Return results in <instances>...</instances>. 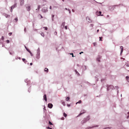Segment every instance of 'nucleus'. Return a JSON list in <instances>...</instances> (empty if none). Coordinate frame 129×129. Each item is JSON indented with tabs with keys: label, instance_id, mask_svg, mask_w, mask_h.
<instances>
[{
	"label": "nucleus",
	"instance_id": "57",
	"mask_svg": "<svg viewBox=\"0 0 129 129\" xmlns=\"http://www.w3.org/2000/svg\"><path fill=\"white\" fill-rule=\"evenodd\" d=\"M55 33L57 34V33L56 32H55Z\"/></svg>",
	"mask_w": 129,
	"mask_h": 129
},
{
	"label": "nucleus",
	"instance_id": "12",
	"mask_svg": "<svg viewBox=\"0 0 129 129\" xmlns=\"http://www.w3.org/2000/svg\"><path fill=\"white\" fill-rule=\"evenodd\" d=\"M70 98L69 97L67 98L66 99V100L67 101H70Z\"/></svg>",
	"mask_w": 129,
	"mask_h": 129
},
{
	"label": "nucleus",
	"instance_id": "38",
	"mask_svg": "<svg viewBox=\"0 0 129 129\" xmlns=\"http://www.w3.org/2000/svg\"><path fill=\"white\" fill-rule=\"evenodd\" d=\"M128 114H129V115L127 116V118H128L129 117V112H128Z\"/></svg>",
	"mask_w": 129,
	"mask_h": 129
},
{
	"label": "nucleus",
	"instance_id": "54",
	"mask_svg": "<svg viewBox=\"0 0 129 129\" xmlns=\"http://www.w3.org/2000/svg\"><path fill=\"white\" fill-rule=\"evenodd\" d=\"M25 48H26H26H27L26 46H25Z\"/></svg>",
	"mask_w": 129,
	"mask_h": 129
},
{
	"label": "nucleus",
	"instance_id": "2",
	"mask_svg": "<svg viewBox=\"0 0 129 129\" xmlns=\"http://www.w3.org/2000/svg\"><path fill=\"white\" fill-rule=\"evenodd\" d=\"M53 106V105L49 103L48 104V107L50 108H52Z\"/></svg>",
	"mask_w": 129,
	"mask_h": 129
},
{
	"label": "nucleus",
	"instance_id": "40",
	"mask_svg": "<svg viewBox=\"0 0 129 129\" xmlns=\"http://www.w3.org/2000/svg\"><path fill=\"white\" fill-rule=\"evenodd\" d=\"M12 9H12V7H11V12H12Z\"/></svg>",
	"mask_w": 129,
	"mask_h": 129
},
{
	"label": "nucleus",
	"instance_id": "31",
	"mask_svg": "<svg viewBox=\"0 0 129 129\" xmlns=\"http://www.w3.org/2000/svg\"><path fill=\"white\" fill-rule=\"evenodd\" d=\"M16 59H21V58L20 57H17V58H16Z\"/></svg>",
	"mask_w": 129,
	"mask_h": 129
},
{
	"label": "nucleus",
	"instance_id": "51",
	"mask_svg": "<svg viewBox=\"0 0 129 129\" xmlns=\"http://www.w3.org/2000/svg\"><path fill=\"white\" fill-rule=\"evenodd\" d=\"M67 105L69 107L70 106V105H68V104Z\"/></svg>",
	"mask_w": 129,
	"mask_h": 129
},
{
	"label": "nucleus",
	"instance_id": "21",
	"mask_svg": "<svg viewBox=\"0 0 129 129\" xmlns=\"http://www.w3.org/2000/svg\"><path fill=\"white\" fill-rule=\"evenodd\" d=\"M63 116H64L65 117H66L67 116V115L65 113H63Z\"/></svg>",
	"mask_w": 129,
	"mask_h": 129
},
{
	"label": "nucleus",
	"instance_id": "24",
	"mask_svg": "<svg viewBox=\"0 0 129 129\" xmlns=\"http://www.w3.org/2000/svg\"><path fill=\"white\" fill-rule=\"evenodd\" d=\"M102 37H99V38H100V41H102V40L101 39H102Z\"/></svg>",
	"mask_w": 129,
	"mask_h": 129
},
{
	"label": "nucleus",
	"instance_id": "19",
	"mask_svg": "<svg viewBox=\"0 0 129 129\" xmlns=\"http://www.w3.org/2000/svg\"><path fill=\"white\" fill-rule=\"evenodd\" d=\"M14 20L15 21V22H17L18 20V18L17 17H16L14 19Z\"/></svg>",
	"mask_w": 129,
	"mask_h": 129
},
{
	"label": "nucleus",
	"instance_id": "37",
	"mask_svg": "<svg viewBox=\"0 0 129 129\" xmlns=\"http://www.w3.org/2000/svg\"><path fill=\"white\" fill-rule=\"evenodd\" d=\"M67 26H65V28L66 29H67Z\"/></svg>",
	"mask_w": 129,
	"mask_h": 129
},
{
	"label": "nucleus",
	"instance_id": "6",
	"mask_svg": "<svg viewBox=\"0 0 129 129\" xmlns=\"http://www.w3.org/2000/svg\"><path fill=\"white\" fill-rule=\"evenodd\" d=\"M98 125H96V126H92V127H87L85 129H90V128H93V127H98Z\"/></svg>",
	"mask_w": 129,
	"mask_h": 129
},
{
	"label": "nucleus",
	"instance_id": "50",
	"mask_svg": "<svg viewBox=\"0 0 129 129\" xmlns=\"http://www.w3.org/2000/svg\"><path fill=\"white\" fill-rule=\"evenodd\" d=\"M64 119V117H62V120H63V119Z\"/></svg>",
	"mask_w": 129,
	"mask_h": 129
},
{
	"label": "nucleus",
	"instance_id": "56",
	"mask_svg": "<svg viewBox=\"0 0 129 129\" xmlns=\"http://www.w3.org/2000/svg\"><path fill=\"white\" fill-rule=\"evenodd\" d=\"M55 33L57 34V33L56 32H55Z\"/></svg>",
	"mask_w": 129,
	"mask_h": 129
},
{
	"label": "nucleus",
	"instance_id": "7",
	"mask_svg": "<svg viewBox=\"0 0 129 129\" xmlns=\"http://www.w3.org/2000/svg\"><path fill=\"white\" fill-rule=\"evenodd\" d=\"M21 2H20V5L21 6H22L24 4V1L23 0H21Z\"/></svg>",
	"mask_w": 129,
	"mask_h": 129
},
{
	"label": "nucleus",
	"instance_id": "59",
	"mask_svg": "<svg viewBox=\"0 0 129 129\" xmlns=\"http://www.w3.org/2000/svg\"><path fill=\"white\" fill-rule=\"evenodd\" d=\"M10 54H11V52H10Z\"/></svg>",
	"mask_w": 129,
	"mask_h": 129
},
{
	"label": "nucleus",
	"instance_id": "8",
	"mask_svg": "<svg viewBox=\"0 0 129 129\" xmlns=\"http://www.w3.org/2000/svg\"><path fill=\"white\" fill-rule=\"evenodd\" d=\"M26 9L27 11H30V6H28V7H26Z\"/></svg>",
	"mask_w": 129,
	"mask_h": 129
},
{
	"label": "nucleus",
	"instance_id": "47",
	"mask_svg": "<svg viewBox=\"0 0 129 129\" xmlns=\"http://www.w3.org/2000/svg\"><path fill=\"white\" fill-rule=\"evenodd\" d=\"M90 25L92 27L93 26V24H91Z\"/></svg>",
	"mask_w": 129,
	"mask_h": 129
},
{
	"label": "nucleus",
	"instance_id": "45",
	"mask_svg": "<svg viewBox=\"0 0 129 129\" xmlns=\"http://www.w3.org/2000/svg\"><path fill=\"white\" fill-rule=\"evenodd\" d=\"M50 9H52V8L51 6H50Z\"/></svg>",
	"mask_w": 129,
	"mask_h": 129
},
{
	"label": "nucleus",
	"instance_id": "58",
	"mask_svg": "<svg viewBox=\"0 0 129 129\" xmlns=\"http://www.w3.org/2000/svg\"><path fill=\"white\" fill-rule=\"evenodd\" d=\"M62 1L63 2L64 1V0H62Z\"/></svg>",
	"mask_w": 129,
	"mask_h": 129
},
{
	"label": "nucleus",
	"instance_id": "41",
	"mask_svg": "<svg viewBox=\"0 0 129 129\" xmlns=\"http://www.w3.org/2000/svg\"><path fill=\"white\" fill-rule=\"evenodd\" d=\"M62 103L64 105H65V103L64 102H63Z\"/></svg>",
	"mask_w": 129,
	"mask_h": 129
},
{
	"label": "nucleus",
	"instance_id": "1",
	"mask_svg": "<svg viewBox=\"0 0 129 129\" xmlns=\"http://www.w3.org/2000/svg\"><path fill=\"white\" fill-rule=\"evenodd\" d=\"M85 112V110H82V111H81V113L78 116H80L82 114L84 113Z\"/></svg>",
	"mask_w": 129,
	"mask_h": 129
},
{
	"label": "nucleus",
	"instance_id": "35",
	"mask_svg": "<svg viewBox=\"0 0 129 129\" xmlns=\"http://www.w3.org/2000/svg\"><path fill=\"white\" fill-rule=\"evenodd\" d=\"M76 73L77 74H79V73L78 72H77L76 70Z\"/></svg>",
	"mask_w": 129,
	"mask_h": 129
},
{
	"label": "nucleus",
	"instance_id": "20",
	"mask_svg": "<svg viewBox=\"0 0 129 129\" xmlns=\"http://www.w3.org/2000/svg\"><path fill=\"white\" fill-rule=\"evenodd\" d=\"M40 6L39 5L38 6V9H36V10H39L40 8Z\"/></svg>",
	"mask_w": 129,
	"mask_h": 129
},
{
	"label": "nucleus",
	"instance_id": "22",
	"mask_svg": "<svg viewBox=\"0 0 129 129\" xmlns=\"http://www.w3.org/2000/svg\"><path fill=\"white\" fill-rule=\"evenodd\" d=\"M49 124L50 125H52L53 124L50 121H49Z\"/></svg>",
	"mask_w": 129,
	"mask_h": 129
},
{
	"label": "nucleus",
	"instance_id": "13",
	"mask_svg": "<svg viewBox=\"0 0 129 129\" xmlns=\"http://www.w3.org/2000/svg\"><path fill=\"white\" fill-rule=\"evenodd\" d=\"M65 22H63L61 26L62 27H62H63L65 25Z\"/></svg>",
	"mask_w": 129,
	"mask_h": 129
},
{
	"label": "nucleus",
	"instance_id": "28",
	"mask_svg": "<svg viewBox=\"0 0 129 129\" xmlns=\"http://www.w3.org/2000/svg\"><path fill=\"white\" fill-rule=\"evenodd\" d=\"M6 42L8 43H9L10 42V41L8 40H7Z\"/></svg>",
	"mask_w": 129,
	"mask_h": 129
},
{
	"label": "nucleus",
	"instance_id": "3",
	"mask_svg": "<svg viewBox=\"0 0 129 129\" xmlns=\"http://www.w3.org/2000/svg\"><path fill=\"white\" fill-rule=\"evenodd\" d=\"M4 16L6 17V18H8L10 16L9 15H8V14H4Z\"/></svg>",
	"mask_w": 129,
	"mask_h": 129
},
{
	"label": "nucleus",
	"instance_id": "32",
	"mask_svg": "<svg viewBox=\"0 0 129 129\" xmlns=\"http://www.w3.org/2000/svg\"><path fill=\"white\" fill-rule=\"evenodd\" d=\"M93 44L94 46H95V45H96V44L95 43H93Z\"/></svg>",
	"mask_w": 129,
	"mask_h": 129
},
{
	"label": "nucleus",
	"instance_id": "14",
	"mask_svg": "<svg viewBox=\"0 0 129 129\" xmlns=\"http://www.w3.org/2000/svg\"><path fill=\"white\" fill-rule=\"evenodd\" d=\"M44 71L45 72H48V69L46 68H45V69L44 70Z\"/></svg>",
	"mask_w": 129,
	"mask_h": 129
},
{
	"label": "nucleus",
	"instance_id": "43",
	"mask_svg": "<svg viewBox=\"0 0 129 129\" xmlns=\"http://www.w3.org/2000/svg\"><path fill=\"white\" fill-rule=\"evenodd\" d=\"M123 50H121V52H120V53H121H121H122V52H123Z\"/></svg>",
	"mask_w": 129,
	"mask_h": 129
},
{
	"label": "nucleus",
	"instance_id": "5",
	"mask_svg": "<svg viewBox=\"0 0 129 129\" xmlns=\"http://www.w3.org/2000/svg\"><path fill=\"white\" fill-rule=\"evenodd\" d=\"M87 121V120H84L81 121V123L82 124H83L84 123H85Z\"/></svg>",
	"mask_w": 129,
	"mask_h": 129
},
{
	"label": "nucleus",
	"instance_id": "34",
	"mask_svg": "<svg viewBox=\"0 0 129 129\" xmlns=\"http://www.w3.org/2000/svg\"><path fill=\"white\" fill-rule=\"evenodd\" d=\"M70 54L72 55V57H74L73 54V53H71V54Z\"/></svg>",
	"mask_w": 129,
	"mask_h": 129
},
{
	"label": "nucleus",
	"instance_id": "39",
	"mask_svg": "<svg viewBox=\"0 0 129 129\" xmlns=\"http://www.w3.org/2000/svg\"><path fill=\"white\" fill-rule=\"evenodd\" d=\"M54 15H53L52 16V20H53V17H54Z\"/></svg>",
	"mask_w": 129,
	"mask_h": 129
},
{
	"label": "nucleus",
	"instance_id": "30",
	"mask_svg": "<svg viewBox=\"0 0 129 129\" xmlns=\"http://www.w3.org/2000/svg\"><path fill=\"white\" fill-rule=\"evenodd\" d=\"M2 40H3L4 39V37L2 36V38H1Z\"/></svg>",
	"mask_w": 129,
	"mask_h": 129
},
{
	"label": "nucleus",
	"instance_id": "52",
	"mask_svg": "<svg viewBox=\"0 0 129 129\" xmlns=\"http://www.w3.org/2000/svg\"><path fill=\"white\" fill-rule=\"evenodd\" d=\"M69 10V13H71V11H70L69 10Z\"/></svg>",
	"mask_w": 129,
	"mask_h": 129
},
{
	"label": "nucleus",
	"instance_id": "18",
	"mask_svg": "<svg viewBox=\"0 0 129 129\" xmlns=\"http://www.w3.org/2000/svg\"><path fill=\"white\" fill-rule=\"evenodd\" d=\"M26 50H27L31 54L32 53H31L30 51L27 48H26Z\"/></svg>",
	"mask_w": 129,
	"mask_h": 129
},
{
	"label": "nucleus",
	"instance_id": "16",
	"mask_svg": "<svg viewBox=\"0 0 129 129\" xmlns=\"http://www.w3.org/2000/svg\"><path fill=\"white\" fill-rule=\"evenodd\" d=\"M126 79L127 80L128 82H129V77L128 76H126Z\"/></svg>",
	"mask_w": 129,
	"mask_h": 129
},
{
	"label": "nucleus",
	"instance_id": "9",
	"mask_svg": "<svg viewBox=\"0 0 129 129\" xmlns=\"http://www.w3.org/2000/svg\"><path fill=\"white\" fill-rule=\"evenodd\" d=\"M16 7V4H15L13 6H12V9H13L14 8Z\"/></svg>",
	"mask_w": 129,
	"mask_h": 129
},
{
	"label": "nucleus",
	"instance_id": "23",
	"mask_svg": "<svg viewBox=\"0 0 129 129\" xmlns=\"http://www.w3.org/2000/svg\"><path fill=\"white\" fill-rule=\"evenodd\" d=\"M120 48L121 49V50H123V47L122 46H121L120 47Z\"/></svg>",
	"mask_w": 129,
	"mask_h": 129
},
{
	"label": "nucleus",
	"instance_id": "36",
	"mask_svg": "<svg viewBox=\"0 0 129 129\" xmlns=\"http://www.w3.org/2000/svg\"><path fill=\"white\" fill-rule=\"evenodd\" d=\"M24 30L25 32L26 31V29L25 28H24Z\"/></svg>",
	"mask_w": 129,
	"mask_h": 129
},
{
	"label": "nucleus",
	"instance_id": "25",
	"mask_svg": "<svg viewBox=\"0 0 129 129\" xmlns=\"http://www.w3.org/2000/svg\"><path fill=\"white\" fill-rule=\"evenodd\" d=\"M47 129H52V128H50V127H49V126H48V127H47Z\"/></svg>",
	"mask_w": 129,
	"mask_h": 129
},
{
	"label": "nucleus",
	"instance_id": "4",
	"mask_svg": "<svg viewBox=\"0 0 129 129\" xmlns=\"http://www.w3.org/2000/svg\"><path fill=\"white\" fill-rule=\"evenodd\" d=\"M44 99L45 100L46 102H47V99L46 98V94H45L43 96Z\"/></svg>",
	"mask_w": 129,
	"mask_h": 129
},
{
	"label": "nucleus",
	"instance_id": "42",
	"mask_svg": "<svg viewBox=\"0 0 129 129\" xmlns=\"http://www.w3.org/2000/svg\"><path fill=\"white\" fill-rule=\"evenodd\" d=\"M72 11L73 12H75V10L73 9H72Z\"/></svg>",
	"mask_w": 129,
	"mask_h": 129
},
{
	"label": "nucleus",
	"instance_id": "11",
	"mask_svg": "<svg viewBox=\"0 0 129 129\" xmlns=\"http://www.w3.org/2000/svg\"><path fill=\"white\" fill-rule=\"evenodd\" d=\"M90 119L89 117L88 116L86 117L85 119H84V120H87V121L89 120V119Z\"/></svg>",
	"mask_w": 129,
	"mask_h": 129
},
{
	"label": "nucleus",
	"instance_id": "27",
	"mask_svg": "<svg viewBox=\"0 0 129 129\" xmlns=\"http://www.w3.org/2000/svg\"><path fill=\"white\" fill-rule=\"evenodd\" d=\"M39 15L41 17V18H43L41 14H39Z\"/></svg>",
	"mask_w": 129,
	"mask_h": 129
},
{
	"label": "nucleus",
	"instance_id": "26",
	"mask_svg": "<svg viewBox=\"0 0 129 129\" xmlns=\"http://www.w3.org/2000/svg\"><path fill=\"white\" fill-rule=\"evenodd\" d=\"M44 28H45V29L46 30H47V27H44Z\"/></svg>",
	"mask_w": 129,
	"mask_h": 129
},
{
	"label": "nucleus",
	"instance_id": "55",
	"mask_svg": "<svg viewBox=\"0 0 129 129\" xmlns=\"http://www.w3.org/2000/svg\"><path fill=\"white\" fill-rule=\"evenodd\" d=\"M88 18V17H86V19H87Z\"/></svg>",
	"mask_w": 129,
	"mask_h": 129
},
{
	"label": "nucleus",
	"instance_id": "49",
	"mask_svg": "<svg viewBox=\"0 0 129 129\" xmlns=\"http://www.w3.org/2000/svg\"><path fill=\"white\" fill-rule=\"evenodd\" d=\"M42 35L43 36H44V34H42Z\"/></svg>",
	"mask_w": 129,
	"mask_h": 129
},
{
	"label": "nucleus",
	"instance_id": "48",
	"mask_svg": "<svg viewBox=\"0 0 129 129\" xmlns=\"http://www.w3.org/2000/svg\"><path fill=\"white\" fill-rule=\"evenodd\" d=\"M99 31V29H98L97 30V33H98Z\"/></svg>",
	"mask_w": 129,
	"mask_h": 129
},
{
	"label": "nucleus",
	"instance_id": "10",
	"mask_svg": "<svg viewBox=\"0 0 129 129\" xmlns=\"http://www.w3.org/2000/svg\"><path fill=\"white\" fill-rule=\"evenodd\" d=\"M101 58V57H100V56H98V57H97V60L98 61V62H100V59Z\"/></svg>",
	"mask_w": 129,
	"mask_h": 129
},
{
	"label": "nucleus",
	"instance_id": "44",
	"mask_svg": "<svg viewBox=\"0 0 129 129\" xmlns=\"http://www.w3.org/2000/svg\"><path fill=\"white\" fill-rule=\"evenodd\" d=\"M83 53V52H81L80 53H80V54H81L82 53Z\"/></svg>",
	"mask_w": 129,
	"mask_h": 129
},
{
	"label": "nucleus",
	"instance_id": "29",
	"mask_svg": "<svg viewBox=\"0 0 129 129\" xmlns=\"http://www.w3.org/2000/svg\"><path fill=\"white\" fill-rule=\"evenodd\" d=\"M12 34V33H10L9 34V35L10 36Z\"/></svg>",
	"mask_w": 129,
	"mask_h": 129
},
{
	"label": "nucleus",
	"instance_id": "15",
	"mask_svg": "<svg viewBox=\"0 0 129 129\" xmlns=\"http://www.w3.org/2000/svg\"><path fill=\"white\" fill-rule=\"evenodd\" d=\"M98 14H99V15H99V16L100 15V16H103V15H101V11H99V12Z\"/></svg>",
	"mask_w": 129,
	"mask_h": 129
},
{
	"label": "nucleus",
	"instance_id": "17",
	"mask_svg": "<svg viewBox=\"0 0 129 129\" xmlns=\"http://www.w3.org/2000/svg\"><path fill=\"white\" fill-rule=\"evenodd\" d=\"M81 103V100H79L78 102H77L76 103V104H77L78 103Z\"/></svg>",
	"mask_w": 129,
	"mask_h": 129
},
{
	"label": "nucleus",
	"instance_id": "33",
	"mask_svg": "<svg viewBox=\"0 0 129 129\" xmlns=\"http://www.w3.org/2000/svg\"><path fill=\"white\" fill-rule=\"evenodd\" d=\"M22 59L23 62H24L25 60V59L24 58H22Z\"/></svg>",
	"mask_w": 129,
	"mask_h": 129
},
{
	"label": "nucleus",
	"instance_id": "46",
	"mask_svg": "<svg viewBox=\"0 0 129 129\" xmlns=\"http://www.w3.org/2000/svg\"><path fill=\"white\" fill-rule=\"evenodd\" d=\"M32 64H33V63H30V65H31V66L32 65Z\"/></svg>",
	"mask_w": 129,
	"mask_h": 129
},
{
	"label": "nucleus",
	"instance_id": "53",
	"mask_svg": "<svg viewBox=\"0 0 129 129\" xmlns=\"http://www.w3.org/2000/svg\"><path fill=\"white\" fill-rule=\"evenodd\" d=\"M65 9L66 10H68L67 9V8H66Z\"/></svg>",
	"mask_w": 129,
	"mask_h": 129
}]
</instances>
